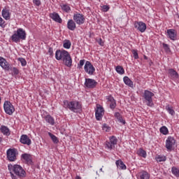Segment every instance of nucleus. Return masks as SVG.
Listing matches in <instances>:
<instances>
[{"instance_id":"1","label":"nucleus","mask_w":179,"mask_h":179,"mask_svg":"<svg viewBox=\"0 0 179 179\" xmlns=\"http://www.w3.org/2000/svg\"><path fill=\"white\" fill-rule=\"evenodd\" d=\"M8 167L12 179H17V177L19 178H24L26 177V171L20 165L9 164Z\"/></svg>"},{"instance_id":"16","label":"nucleus","mask_w":179,"mask_h":179,"mask_svg":"<svg viewBox=\"0 0 179 179\" xmlns=\"http://www.w3.org/2000/svg\"><path fill=\"white\" fill-rule=\"evenodd\" d=\"M168 76L170 79H172V80H177L179 78L178 73L173 69H169L168 70Z\"/></svg>"},{"instance_id":"12","label":"nucleus","mask_w":179,"mask_h":179,"mask_svg":"<svg viewBox=\"0 0 179 179\" xmlns=\"http://www.w3.org/2000/svg\"><path fill=\"white\" fill-rule=\"evenodd\" d=\"M85 86L88 89H94L97 86V83L92 78H85Z\"/></svg>"},{"instance_id":"35","label":"nucleus","mask_w":179,"mask_h":179,"mask_svg":"<svg viewBox=\"0 0 179 179\" xmlns=\"http://www.w3.org/2000/svg\"><path fill=\"white\" fill-rule=\"evenodd\" d=\"M159 132L162 134V135H168L169 129L166 126H163L159 129Z\"/></svg>"},{"instance_id":"51","label":"nucleus","mask_w":179,"mask_h":179,"mask_svg":"<svg viewBox=\"0 0 179 179\" xmlns=\"http://www.w3.org/2000/svg\"><path fill=\"white\" fill-rule=\"evenodd\" d=\"M76 179H82V178H80V176H77L76 177Z\"/></svg>"},{"instance_id":"20","label":"nucleus","mask_w":179,"mask_h":179,"mask_svg":"<svg viewBox=\"0 0 179 179\" xmlns=\"http://www.w3.org/2000/svg\"><path fill=\"white\" fill-rule=\"evenodd\" d=\"M50 18L52 19L57 23H62V19L59 17V14L57 13H52L50 14Z\"/></svg>"},{"instance_id":"40","label":"nucleus","mask_w":179,"mask_h":179,"mask_svg":"<svg viewBox=\"0 0 179 179\" xmlns=\"http://www.w3.org/2000/svg\"><path fill=\"white\" fill-rule=\"evenodd\" d=\"M106 148H107L108 149H110V150H111V149H113V148H115V145H114V144H113L112 142L106 141Z\"/></svg>"},{"instance_id":"23","label":"nucleus","mask_w":179,"mask_h":179,"mask_svg":"<svg viewBox=\"0 0 179 179\" xmlns=\"http://www.w3.org/2000/svg\"><path fill=\"white\" fill-rule=\"evenodd\" d=\"M0 131L1 134H3V135H5L6 136H9V135H10V131L9 130V128H8V127L6 126L2 125L0 127Z\"/></svg>"},{"instance_id":"25","label":"nucleus","mask_w":179,"mask_h":179,"mask_svg":"<svg viewBox=\"0 0 179 179\" xmlns=\"http://www.w3.org/2000/svg\"><path fill=\"white\" fill-rule=\"evenodd\" d=\"M116 166L120 170H127V166L124 164V162L121 159H118L115 162Z\"/></svg>"},{"instance_id":"15","label":"nucleus","mask_w":179,"mask_h":179,"mask_svg":"<svg viewBox=\"0 0 179 179\" xmlns=\"http://www.w3.org/2000/svg\"><path fill=\"white\" fill-rule=\"evenodd\" d=\"M103 115H104V108L101 106H98L95 112V117L97 121H100L103 118Z\"/></svg>"},{"instance_id":"3","label":"nucleus","mask_w":179,"mask_h":179,"mask_svg":"<svg viewBox=\"0 0 179 179\" xmlns=\"http://www.w3.org/2000/svg\"><path fill=\"white\" fill-rule=\"evenodd\" d=\"M64 108H69L73 113H80L82 111V104L78 101H64Z\"/></svg>"},{"instance_id":"27","label":"nucleus","mask_w":179,"mask_h":179,"mask_svg":"<svg viewBox=\"0 0 179 179\" xmlns=\"http://www.w3.org/2000/svg\"><path fill=\"white\" fill-rule=\"evenodd\" d=\"M61 8L63 12H66V13H69L71 12V6H69V4L66 3H62L61 4Z\"/></svg>"},{"instance_id":"46","label":"nucleus","mask_w":179,"mask_h":179,"mask_svg":"<svg viewBox=\"0 0 179 179\" xmlns=\"http://www.w3.org/2000/svg\"><path fill=\"white\" fill-rule=\"evenodd\" d=\"M33 3L36 6H40V5H41V1H40V0H33Z\"/></svg>"},{"instance_id":"49","label":"nucleus","mask_w":179,"mask_h":179,"mask_svg":"<svg viewBox=\"0 0 179 179\" xmlns=\"http://www.w3.org/2000/svg\"><path fill=\"white\" fill-rule=\"evenodd\" d=\"M98 43L99 44V45H101V47H103L104 45V42L103 41V39L99 38L98 41Z\"/></svg>"},{"instance_id":"7","label":"nucleus","mask_w":179,"mask_h":179,"mask_svg":"<svg viewBox=\"0 0 179 179\" xmlns=\"http://www.w3.org/2000/svg\"><path fill=\"white\" fill-rule=\"evenodd\" d=\"M3 108L6 114L12 115L15 113V107L12 105V103L9 101H6L3 104Z\"/></svg>"},{"instance_id":"47","label":"nucleus","mask_w":179,"mask_h":179,"mask_svg":"<svg viewBox=\"0 0 179 179\" xmlns=\"http://www.w3.org/2000/svg\"><path fill=\"white\" fill-rule=\"evenodd\" d=\"M103 12H108L110 10V6H101Z\"/></svg>"},{"instance_id":"48","label":"nucleus","mask_w":179,"mask_h":179,"mask_svg":"<svg viewBox=\"0 0 179 179\" xmlns=\"http://www.w3.org/2000/svg\"><path fill=\"white\" fill-rule=\"evenodd\" d=\"M14 75H19V70L16 67L13 68Z\"/></svg>"},{"instance_id":"38","label":"nucleus","mask_w":179,"mask_h":179,"mask_svg":"<svg viewBox=\"0 0 179 179\" xmlns=\"http://www.w3.org/2000/svg\"><path fill=\"white\" fill-rule=\"evenodd\" d=\"M0 27H1L2 29H5L6 27V22L1 17H0Z\"/></svg>"},{"instance_id":"43","label":"nucleus","mask_w":179,"mask_h":179,"mask_svg":"<svg viewBox=\"0 0 179 179\" xmlns=\"http://www.w3.org/2000/svg\"><path fill=\"white\" fill-rule=\"evenodd\" d=\"M131 52L133 54V57L135 59H138L139 58V55H138V50H132Z\"/></svg>"},{"instance_id":"31","label":"nucleus","mask_w":179,"mask_h":179,"mask_svg":"<svg viewBox=\"0 0 179 179\" xmlns=\"http://www.w3.org/2000/svg\"><path fill=\"white\" fill-rule=\"evenodd\" d=\"M115 71L120 75H124V73H125V70H124V68L122 66H117Z\"/></svg>"},{"instance_id":"36","label":"nucleus","mask_w":179,"mask_h":179,"mask_svg":"<svg viewBox=\"0 0 179 179\" xmlns=\"http://www.w3.org/2000/svg\"><path fill=\"white\" fill-rule=\"evenodd\" d=\"M166 110L168 111L171 115H175L176 111H174V109H173V107L170 106V105H168L166 106Z\"/></svg>"},{"instance_id":"17","label":"nucleus","mask_w":179,"mask_h":179,"mask_svg":"<svg viewBox=\"0 0 179 179\" xmlns=\"http://www.w3.org/2000/svg\"><path fill=\"white\" fill-rule=\"evenodd\" d=\"M134 27L141 31V33H143L146 30V24L142 22H135Z\"/></svg>"},{"instance_id":"50","label":"nucleus","mask_w":179,"mask_h":179,"mask_svg":"<svg viewBox=\"0 0 179 179\" xmlns=\"http://www.w3.org/2000/svg\"><path fill=\"white\" fill-rule=\"evenodd\" d=\"M48 52H49L50 55H52V53H53L52 48H49Z\"/></svg>"},{"instance_id":"28","label":"nucleus","mask_w":179,"mask_h":179,"mask_svg":"<svg viewBox=\"0 0 179 179\" xmlns=\"http://www.w3.org/2000/svg\"><path fill=\"white\" fill-rule=\"evenodd\" d=\"M140 178L141 179H149L150 178V175L145 171H143L139 173Z\"/></svg>"},{"instance_id":"54","label":"nucleus","mask_w":179,"mask_h":179,"mask_svg":"<svg viewBox=\"0 0 179 179\" xmlns=\"http://www.w3.org/2000/svg\"><path fill=\"white\" fill-rule=\"evenodd\" d=\"M1 101H2V98L0 96V104Z\"/></svg>"},{"instance_id":"42","label":"nucleus","mask_w":179,"mask_h":179,"mask_svg":"<svg viewBox=\"0 0 179 179\" xmlns=\"http://www.w3.org/2000/svg\"><path fill=\"white\" fill-rule=\"evenodd\" d=\"M18 61H20L21 63L22 66H26V65H27V62H26V59H24L23 57H20Z\"/></svg>"},{"instance_id":"32","label":"nucleus","mask_w":179,"mask_h":179,"mask_svg":"<svg viewBox=\"0 0 179 179\" xmlns=\"http://www.w3.org/2000/svg\"><path fill=\"white\" fill-rule=\"evenodd\" d=\"M48 135L50 138L52 139L53 143H58L59 142L58 138L55 136V135L52 134L51 132H48Z\"/></svg>"},{"instance_id":"34","label":"nucleus","mask_w":179,"mask_h":179,"mask_svg":"<svg viewBox=\"0 0 179 179\" xmlns=\"http://www.w3.org/2000/svg\"><path fill=\"white\" fill-rule=\"evenodd\" d=\"M137 155H138V156H141V157H144V159L146 158V151H145L142 148L138 150Z\"/></svg>"},{"instance_id":"19","label":"nucleus","mask_w":179,"mask_h":179,"mask_svg":"<svg viewBox=\"0 0 179 179\" xmlns=\"http://www.w3.org/2000/svg\"><path fill=\"white\" fill-rule=\"evenodd\" d=\"M106 99L108 100L109 104H110V108L112 110H114L115 107H117V102H115V99H114V97L113 96L109 95L106 96Z\"/></svg>"},{"instance_id":"26","label":"nucleus","mask_w":179,"mask_h":179,"mask_svg":"<svg viewBox=\"0 0 179 179\" xmlns=\"http://www.w3.org/2000/svg\"><path fill=\"white\" fill-rule=\"evenodd\" d=\"M22 159H23L27 163H31V155L27 153L22 154L21 155Z\"/></svg>"},{"instance_id":"29","label":"nucleus","mask_w":179,"mask_h":179,"mask_svg":"<svg viewBox=\"0 0 179 179\" xmlns=\"http://www.w3.org/2000/svg\"><path fill=\"white\" fill-rule=\"evenodd\" d=\"M115 118H117V120L119 121V122H121L122 124H125V120H124V119H122V116L121 115V114H120V113L116 112L115 113Z\"/></svg>"},{"instance_id":"4","label":"nucleus","mask_w":179,"mask_h":179,"mask_svg":"<svg viewBox=\"0 0 179 179\" xmlns=\"http://www.w3.org/2000/svg\"><path fill=\"white\" fill-rule=\"evenodd\" d=\"M26 31L22 28L13 31L10 38L13 43H20V40H26Z\"/></svg>"},{"instance_id":"5","label":"nucleus","mask_w":179,"mask_h":179,"mask_svg":"<svg viewBox=\"0 0 179 179\" xmlns=\"http://www.w3.org/2000/svg\"><path fill=\"white\" fill-rule=\"evenodd\" d=\"M153 96H155V94H153V92L149 90L144 91V93L143 94V101L148 107H153V106H155V104L153 103V99H152Z\"/></svg>"},{"instance_id":"33","label":"nucleus","mask_w":179,"mask_h":179,"mask_svg":"<svg viewBox=\"0 0 179 179\" xmlns=\"http://www.w3.org/2000/svg\"><path fill=\"white\" fill-rule=\"evenodd\" d=\"M171 173L175 176V177H179V168H177L176 166H173L171 168Z\"/></svg>"},{"instance_id":"13","label":"nucleus","mask_w":179,"mask_h":179,"mask_svg":"<svg viewBox=\"0 0 179 179\" xmlns=\"http://www.w3.org/2000/svg\"><path fill=\"white\" fill-rule=\"evenodd\" d=\"M0 66L4 69V71H10V64L2 57H0Z\"/></svg>"},{"instance_id":"55","label":"nucleus","mask_w":179,"mask_h":179,"mask_svg":"<svg viewBox=\"0 0 179 179\" xmlns=\"http://www.w3.org/2000/svg\"><path fill=\"white\" fill-rule=\"evenodd\" d=\"M145 59H146V57H145Z\"/></svg>"},{"instance_id":"21","label":"nucleus","mask_w":179,"mask_h":179,"mask_svg":"<svg viewBox=\"0 0 179 179\" xmlns=\"http://www.w3.org/2000/svg\"><path fill=\"white\" fill-rule=\"evenodd\" d=\"M1 13L5 20H10V10L6 7L2 10Z\"/></svg>"},{"instance_id":"52","label":"nucleus","mask_w":179,"mask_h":179,"mask_svg":"<svg viewBox=\"0 0 179 179\" xmlns=\"http://www.w3.org/2000/svg\"><path fill=\"white\" fill-rule=\"evenodd\" d=\"M3 141V138H2V137L0 136V143Z\"/></svg>"},{"instance_id":"24","label":"nucleus","mask_w":179,"mask_h":179,"mask_svg":"<svg viewBox=\"0 0 179 179\" xmlns=\"http://www.w3.org/2000/svg\"><path fill=\"white\" fill-rule=\"evenodd\" d=\"M123 81L127 86H129V87H134V82L129 79V77L128 76H124L123 78Z\"/></svg>"},{"instance_id":"41","label":"nucleus","mask_w":179,"mask_h":179,"mask_svg":"<svg viewBox=\"0 0 179 179\" xmlns=\"http://www.w3.org/2000/svg\"><path fill=\"white\" fill-rule=\"evenodd\" d=\"M162 47L166 52H170V46L167 43H162Z\"/></svg>"},{"instance_id":"44","label":"nucleus","mask_w":179,"mask_h":179,"mask_svg":"<svg viewBox=\"0 0 179 179\" xmlns=\"http://www.w3.org/2000/svg\"><path fill=\"white\" fill-rule=\"evenodd\" d=\"M85 61L86 60H85V59L80 60L79 64H78V68L79 69H82V68H83V65H85Z\"/></svg>"},{"instance_id":"37","label":"nucleus","mask_w":179,"mask_h":179,"mask_svg":"<svg viewBox=\"0 0 179 179\" xmlns=\"http://www.w3.org/2000/svg\"><path fill=\"white\" fill-rule=\"evenodd\" d=\"M156 160L159 163H162V162H166V160H167V158L165 156H158L156 157Z\"/></svg>"},{"instance_id":"10","label":"nucleus","mask_w":179,"mask_h":179,"mask_svg":"<svg viewBox=\"0 0 179 179\" xmlns=\"http://www.w3.org/2000/svg\"><path fill=\"white\" fill-rule=\"evenodd\" d=\"M174 145H176V139H174V137L169 136L166 141L165 148L167 150H173Z\"/></svg>"},{"instance_id":"14","label":"nucleus","mask_w":179,"mask_h":179,"mask_svg":"<svg viewBox=\"0 0 179 179\" xmlns=\"http://www.w3.org/2000/svg\"><path fill=\"white\" fill-rule=\"evenodd\" d=\"M20 143L22 145H27V146H30L31 145V139L29 137V136L26 134H22L20 138Z\"/></svg>"},{"instance_id":"6","label":"nucleus","mask_w":179,"mask_h":179,"mask_svg":"<svg viewBox=\"0 0 179 179\" xmlns=\"http://www.w3.org/2000/svg\"><path fill=\"white\" fill-rule=\"evenodd\" d=\"M18 154L19 153L17 152V150L15 148L8 149L6 152L8 160H9V162H16Z\"/></svg>"},{"instance_id":"18","label":"nucleus","mask_w":179,"mask_h":179,"mask_svg":"<svg viewBox=\"0 0 179 179\" xmlns=\"http://www.w3.org/2000/svg\"><path fill=\"white\" fill-rule=\"evenodd\" d=\"M167 37L170 38V40H172V41H176V40H177V32L175 29H168Z\"/></svg>"},{"instance_id":"45","label":"nucleus","mask_w":179,"mask_h":179,"mask_svg":"<svg viewBox=\"0 0 179 179\" xmlns=\"http://www.w3.org/2000/svg\"><path fill=\"white\" fill-rule=\"evenodd\" d=\"M111 129V127H108L106 124L103 125V130L106 132H108Z\"/></svg>"},{"instance_id":"11","label":"nucleus","mask_w":179,"mask_h":179,"mask_svg":"<svg viewBox=\"0 0 179 179\" xmlns=\"http://www.w3.org/2000/svg\"><path fill=\"white\" fill-rule=\"evenodd\" d=\"M42 118L45 120L46 124H48V125H55V119L54 118V117L51 116V115H42Z\"/></svg>"},{"instance_id":"22","label":"nucleus","mask_w":179,"mask_h":179,"mask_svg":"<svg viewBox=\"0 0 179 179\" xmlns=\"http://www.w3.org/2000/svg\"><path fill=\"white\" fill-rule=\"evenodd\" d=\"M67 29L73 31L76 29V22L73 20H69L67 22Z\"/></svg>"},{"instance_id":"53","label":"nucleus","mask_w":179,"mask_h":179,"mask_svg":"<svg viewBox=\"0 0 179 179\" xmlns=\"http://www.w3.org/2000/svg\"><path fill=\"white\" fill-rule=\"evenodd\" d=\"M100 171H102V173H104V171H103V168L100 169Z\"/></svg>"},{"instance_id":"9","label":"nucleus","mask_w":179,"mask_h":179,"mask_svg":"<svg viewBox=\"0 0 179 179\" xmlns=\"http://www.w3.org/2000/svg\"><path fill=\"white\" fill-rule=\"evenodd\" d=\"M73 20L77 24H79V26H80L81 24H83V23H85V15L80 13L74 14Z\"/></svg>"},{"instance_id":"30","label":"nucleus","mask_w":179,"mask_h":179,"mask_svg":"<svg viewBox=\"0 0 179 179\" xmlns=\"http://www.w3.org/2000/svg\"><path fill=\"white\" fill-rule=\"evenodd\" d=\"M71 45H72L71 41L64 40V43H63L64 48H66V50H69V48H71Z\"/></svg>"},{"instance_id":"39","label":"nucleus","mask_w":179,"mask_h":179,"mask_svg":"<svg viewBox=\"0 0 179 179\" xmlns=\"http://www.w3.org/2000/svg\"><path fill=\"white\" fill-rule=\"evenodd\" d=\"M110 142L112 143V145H114L115 146V145H117V137L112 136L110 137Z\"/></svg>"},{"instance_id":"2","label":"nucleus","mask_w":179,"mask_h":179,"mask_svg":"<svg viewBox=\"0 0 179 179\" xmlns=\"http://www.w3.org/2000/svg\"><path fill=\"white\" fill-rule=\"evenodd\" d=\"M55 58L57 61H63L64 65L71 68L72 66V57L69 52L65 50H57L55 52Z\"/></svg>"},{"instance_id":"8","label":"nucleus","mask_w":179,"mask_h":179,"mask_svg":"<svg viewBox=\"0 0 179 179\" xmlns=\"http://www.w3.org/2000/svg\"><path fill=\"white\" fill-rule=\"evenodd\" d=\"M84 71L88 75H94V72L96 71V69L90 62L87 61L84 66Z\"/></svg>"}]
</instances>
